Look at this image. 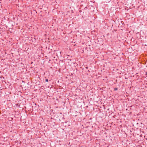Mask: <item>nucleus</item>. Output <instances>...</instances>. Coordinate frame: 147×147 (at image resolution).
<instances>
[{
  "label": "nucleus",
  "mask_w": 147,
  "mask_h": 147,
  "mask_svg": "<svg viewBox=\"0 0 147 147\" xmlns=\"http://www.w3.org/2000/svg\"><path fill=\"white\" fill-rule=\"evenodd\" d=\"M45 81L46 82H48V80L47 79H46L45 80Z\"/></svg>",
  "instance_id": "7ed1b4c3"
},
{
  "label": "nucleus",
  "mask_w": 147,
  "mask_h": 147,
  "mask_svg": "<svg viewBox=\"0 0 147 147\" xmlns=\"http://www.w3.org/2000/svg\"><path fill=\"white\" fill-rule=\"evenodd\" d=\"M85 8H86L87 7L86 6H84L82 5H80L79 6V8L80 9H85Z\"/></svg>",
  "instance_id": "f257e3e1"
},
{
  "label": "nucleus",
  "mask_w": 147,
  "mask_h": 147,
  "mask_svg": "<svg viewBox=\"0 0 147 147\" xmlns=\"http://www.w3.org/2000/svg\"><path fill=\"white\" fill-rule=\"evenodd\" d=\"M132 1H133V0H131Z\"/></svg>",
  "instance_id": "0eeeda50"
},
{
  "label": "nucleus",
  "mask_w": 147,
  "mask_h": 147,
  "mask_svg": "<svg viewBox=\"0 0 147 147\" xmlns=\"http://www.w3.org/2000/svg\"><path fill=\"white\" fill-rule=\"evenodd\" d=\"M130 4L132 6H133V3H132V2H131V3H130Z\"/></svg>",
  "instance_id": "39448f33"
},
{
  "label": "nucleus",
  "mask_w": 147,
  "mask_h": 147,
  "mask_svg": "<svg viewBox=\"0 0 147 147\" xmlns=\"http://www.w3.org/2000/svg\"><path fill=\"white\" fill-rule=\"evenodd\" d=\"M132 7H131V5L130 6V7H129V9H131L132 8Z\"/></svg>",
  "instance_id": "20e7f679"
},
{
  "label": "nucleus",
  "mask_w": 147,
  "mask_h": 147,
  "mask_svg": "<svg viewBox=\"0 0 147 147\" xmlns=\"http://www.w3.org/2000/svg\"><path fill=\"white\" fill-rule=\"evenodd\" d=\"M33 10H34V11L36 12V13H37V12H36V10L34 9Z\"/></svg>",
  "instance_id": "423d86ee"
},
{
  "label": "nucleus",
  "mask_w": 147,
  "mask_h": 147,
  "mask_svg": "<svg viewBox=\"0 0 147 147\" xmlns=\"http://www.w3.org/2000/svg\"><path fill=\"white\" fill-rule=\"evenodd\" d=\"M118 90V89L117 88H114V90L115 91L117 90Z\"/></svg>",
  "instance_id": "f03ea898"
}]
</instances>
